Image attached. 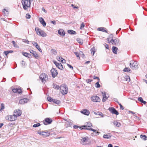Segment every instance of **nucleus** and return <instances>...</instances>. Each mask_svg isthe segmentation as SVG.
<instances>
[{
	"mask_svg": "<svg viewBox=\"0 0 147 147\" xmlns=\"http://www.w3.org/2000/svg\"><path fill=\"white\" fill-rule=\"evenodd\" d=\"M80 127L79 126L76 125H74L73 126L74 128V129H77L78 128H80Z\"/></svg>",
	"mask_w": 147,
	"mask_h": 147,
	"instance_id": "nucleus-54",
	"label": "nucleus"
},
{
	"mask_svg": "<svg viewBox=\"0 0 147 147\" xmlns=\"http://www.w3.org/2000/svg\"><path fill=\"white\" fill-rule=\"evenodd\" d=\"M80 128L81 129H86L88 130V129H88V127H87L86 125H84L82 126H80Z\"/></svg>",
	"mask_w": 147,
	"mask_h": 147,
	"instance_id": "nucleus-30",
	"label": "nucleus"
},
{
	"mask_svg": "<svg viewBox=\"0 0 147 147\" xmlns=\"http://www.w3.org/2000/svg\"><path fill=\"white\" fill-rule=\"evenodd\" d=\"M51 52L54 55H56L57 53L56 50L55 49H52L51 50Z\"/></svg>",
	"mask_w": 147,
	"mask_h": 147,
	"instance_id": "nucleus-34",
	"label": "nucleus"
},
{
	"mask_svg": "<svg viewBox=\"0 0 147 147\" xmlns=\"http://www.w3.org/2000/svg\"><path fill=\"white\" fill-rule=\"evenodd\" d=\"M103 137L105 139H109L111 138V136L109 134H104L103 136Z\"/></svg>",
	"mask_w": 147,
	"mask_h": 147,
	"instance_id": "nucleus-25",
	"label": "nucleus"
},
{
	"mask_svg": "<svg viewBox=\"0 0 147 147\" xmlns=\"http://www.w3.org/2000/svg\"><path fill=\"white\" fill-rule=\"evenodd\" d=\"M84 26H85L83 22L81 24L80 29H82L84 27Z\"/></svg>",
	"mask_w": 147,
	"mask_h": 147,
	"instance_id": "nucleus-43",
	"label": "nucleus"
},
{
	"mask_svg": "<svg viewBox=\"0 0 147 147\" xmlns=\"http://www.w3.org/2000/svg\"><path fill=\"white\" fill-rule=\"evenodd\" d=\"M108 147H113V145L111 144H109L108 145Z\"/></svg>",
	"mask_w": 147,
	"mask_h": 147,
	"instance_id": "nucleus-64",
	"label": "nucleus"
},
{
	"mask_svg": "<svg viewBox=\"0 0 147 147\" xmlns=\"http://www.w3.org/2000/svg\"><path fill=\"white\" fill-rule=\"evenodd\" d=\"M35 47L40 52H42V50L40 48V47Z\"/></svg>",
	"mask_w": 147,
	"mask_h": 147,
	"instance_id": "nucleus-55",
	"label": "nucleus"
},
{
	"mask_svg": "<svg viewBox=\"0 0 147 147\" xmlns=\"http://www.w3.org/2000/svg\"><path fill=\"white\" fill-rule=\"evenodd\" d=\"M3 12L5 15H7L8 14V11L5 9H4L3 11Z\"/></svg>",
	"mask_w": 147,
	"mask_h": 147,
	"instance_id": "nucleus-38",
	"label": "nucleus"
},
{
	"mask_svg": "<svg viewBox=\"0 0 147 147\" xmlns=\"http://www.w3.org/2000/svg\"><path fill=\"white\" fill-rule=\"evenodd\" d=\"M109 111L112 114H115L117 115L119 114L118 112L113 107H110L109 108Z\"/></svg>",
	"mask_w": 147,
	"mask_h": 147,
	"instance_id": "nucleus-10",
	"label": "nucleus"
},
{
	"mask_svg": "<svg viewBox=\"0 0 147 147\" xmlns=\"http://www.w3.org/2000/svg\"><path fill=\"white\" fill-rule=\"evenodd\" d=\"M118 104L120 105V108L122 110H123L124 108L122 105L119 103H118Z\"/></svg>",
	"mask_w": 147,
	"mask_h": 147,
	"instance_id": "nucleus-53",
	"label": "nucleus"
},
{
	"mask_svg": "<svg viewBox=\"0 0 147 147\" xmlns=\"http://www.w3.org/2000/svg\"><path fill=\"white\" fill-rule=\"evenodd\" d=\"M76 40L80 44V45H82L83 43V40L81 39L78 38Z\"/></svg>",
	"mask_w": 147,
	"mask_h": 147,
	"instance_id": "nucleus-27",
	"label": "nucleus"
},
{
	"mask_svg": "<svg viewBox=\"0 0 147 147\" xmlns=\"http://www.w3.org/2000/svg\"><path fill=\"white\" fill-rule=\"evenodd\" d=\"M86 125L87 126V127H88V128L90 129H88V130L92 131L94 132H96V130L93 129L91 127L92 126V124L90 122H87L86 123Z\"/></svg>",
	"mask_w": 147,
	"mask_h": 147,
	"instance_id": "nucleus-11",
	"label": "nucleus"
},
{
	"mask_svg": "<svg viewBox=\"0 0 147 147\" xmlns=\"http://www.w3.org/2000/svg\"><path fill=\"white\" fill-rule=\"evenodd\" d=\"M88 137H85L84 138H82V139H81V140L82 142H86L87 141V138Z\"/></svg>",
	"mask_w": 147,
	"mask_h": 147,
	"instance_id": "nucleus-35",
	"label": "nucleus"
},
{
	"mask_svg": "<svg viewBox=\"0 0 147 147\" xmlns=\"http://www.w3.org/2000/svg\"><path fill=\"white\" fill-rule=\"evenodd\" d=\"M75 55H76L77 57L79 58V59H80V57L79 56V54L78 52H74Z\"/></svg>",
	"mask_w": 147,
	"mask_h": 147,
	"instance_id": "nucleus-41",
	"label": "nucleus"
},
{
	"mask_svg": "<svg viewBox=\"0 0 147 147\" xmlns=\"http://www.w3.org/2000/svg\"><path fill=\"white\" fill-rule=\"evenodd\" d=\"M61 62L62 63H66V61L65 60L63 59H63L61 60Z\"/></svg>",
	"mask_w": 147,
	"mask_h": 147,
	"instance_id": "nucleus-59",
	"label": "nucleus"
},
{
	"mask_svg": "<svg viewBox=\"0 0 147 147\" xmlns=\"http://www.w3.org/2000/svg\"><path fill=\"white\" fill-rule=\"evenodd\" d=\"M13 51L11 50H10L8 51H5L4 52V53L7 56V55L9 53H13Z\"/></svg>",
	"mask_w": 147,
	"mask_h": 147,
	"instance_id": "nucleus-31",
	"label": "nucleus"
},
{
	"mask_svg": "<svg viewBox=\"0 0 147 147\" xmlns=\"http://www.w3.org/2000/svg\"><path fill=\"white\" fill-rule=\"evenodd\" d=\"M32 43L34 46H38V44L36 42H33Z\"/></svg>",
	"mask_w": 147,
	"mask_h": 147,
	"instance_id": "nucleus-56",
	"label": "nucleus"
},
{
	"mask_svg": "<svg viewBox=\"0 0 147 147\" xmlns=\"http://www.w3.org/2000/svg\"><path fill=\"white\" fill-rule=\"evenodd\" d=\"M114 100L116 102H117L118 103L119 102L118 101V99L116 98H114Z\"/></svg>",
	"mask_w": 147,
	"mask_h": 147,
	"instance_id": "nucleus-63",
	"label": "nucleus"
},
{
	"mask_svg": "<svg viewBox=\"0 0 147 147\" xmlns=\"http://www.w3.org/2000/svg\"><path fill=\"white\" fill-rule=\"evenodd\" d=\"M79 56L81 57H84V54L81 51H80L79 53Z\"/></svg>",
	"mask_w": 147,
	"mask_h": 147,
	"instance_id": "nucleus-40",
	"label": "nucleus"
},
{
	"mask_svg": "<svg viewBox=\"0 0 147 147\" xmlns=\"http://www.w3.org/2000/svg\"><path fill=\"white\" fill-rule=\"evenodd\" d=\"M81 113L86 115H88L90 114L89 111L87 109H84L80 111Z\"/></svg>",
	"mask_w": 147,
	"mask_h": 147,
	"instance_id": "nucleus-18",
	"label": "nucleus"
},
{
	"mask_svg": "<svg viewBox=\"0 0 147 147\" xmlns=\"http://www.w3.org/2000/svg\"><path fill=\"white\" fill-rule=\"evenodd\" d=\"M86 81L87 83H89L92 81V80L90 79H88L86 80Z\"/></svg>",
	"mask_w": 147,
	"mask_h": 147,
	"instance_id": "nucleus-50",
	"label": "nucleus"
},
{
	"mask_svg": "<svg viewBox=\"0 0 147 147\" xmlns=\"http://www.w3.org/2000/svg\"><path fill=\"white\" fill-rule=\"evenodd\" d=\"M53 63L56 65L57 67L59 69L62 70L63 69V66L61 63H59L55 61H53Z\"/></svg>",
	"mask_w": 147,
	"mask_h": 147,
	"instance_id": "nucleus-15",
	"label": "nucleus"
},
{
	"mask_svg": "<svg viewBox=\"0 0 147 147\" xmlns=\"http://www.w3.org/2000/svg\"><path fill=\"white\" fill-rule=\"evenodd\" d=\"M38 134L42 136L43 137L48 136L50 135V132L49 131H38L37 132Z\"/></svg>",
	"mask_w": 147,
	"mask_h": 147,
	"instance_id": "nucleus-8",
	"label": "nucleus"
},
{
	"mask_svg": "<svg viewBox=\"0 0 147 147\" xmlns=\"http://www.w3.org/2000/svg\"><path fill=\"white\" fill-rule=\"evenodd\" d=\"M138 101H139L141 102H142V101H143V100L142 98V97H139L138 98Z\"/></svg>",
	"mask_w": 147,
	"mask_h": 147,
	"instance_id": "nucleus-48",
	"label": "nucleus"
},
{
	"mask_svg": "<svg viewBox=\"0 0 147 147\" xmlns=\"http://www.w3.org/2000/svg\"><path fill=\"white\" fill-rule=\"evenodd\" d=\"M29 101V100L27 98H23L20 100L19 103L20 104H24Z\"/></svg>",
	"mask_w": 147,
	"mask_h": 147,
	"instance_id": "nucleus-16",
	"label": "nucleus"
},
{
	"mask_svg": "<svg viewBox=\"0 0 147 147\" xmlns=\"http://www.w3.org/2000/svg\"><path fill=\"white\" fill-rule=\"evenodd\" d=\"M93 79H98V82H99L100 81V79H99V78L98 77H96L95 76H94Z\"/></svg>",
	"mask_w": 147,
	"mask_h": 147,
	"instance_id": "nucleus-57",
	"label": "nucleus"
},
{
	"mask_svg": "<svg viewBox=\"0 0 147 147\" xmlns=\"http://www.w3.org/2000/svg\"><path fill=\"white\" fill-rule=\"evenodd\" d=\"M35 30L37 34L43 37L47 36V34L42 30L39 29L38 27H36Z\"/></svg>",
	"mask_w": 147,
	"mask_h": 147,
	"instance_id": "nucleus-4",
	"label": "nucleus"
},
{
	"mask_svg": "<svg viewBox=\"0 0 147 147\" xmlns=\"http://www.w3.org/2000/svg\"><path fill=\"white\" fill-rule=\"evenodd\" d=\"M26 17L27 19H30L31 17V16L29 14L27 13L26 15Z\"/></svg>",
	"mask_w": 147,
	"mask_h": 147,
	"instance_id": "nucleus-46",
	"label": "nucleus"
},
{
	"mask_svg": "<svg viewBox=\"0 0 147 147\" xmlns=\"http://www.w3.org/2000/svg\"><path fill=\"white\" fill-rule=\"evenodd\" d=\"M39 78L43 82H45L48 79V76L45 74H42L40 75Z\"/></svg>",
	"mask_w": 147,
	"mask_h": 147,
	"instance_id": "nucleus-7",
	"label": "nucleus"
},
{
	"mask_svg": "<svg viewBox=\"0 0 147 147\" xmlns=\"http://www.w3.org/2000/svg\"><path fill=\"white\" fill-rule=\"evenodd\" d=\"M52 122V120L51 118H46L45 121H43V123L45 125H47L48 124H49L51 123Z\"/></svg>",
	"mask_w": 147,
	"mask_h": 147,
	"instance_id": "nucleus-12",
	"label": "nucleus"
},
{
	"mask_svg": "<svg viewBox=\"0 0 147 147\" xmlns=\"http://www.w3.org/2000/svg\"><path fill=\"white\" fill-rule=\"evenodd\" d=\"M101 93H102V95L103 96V97L106 96V95L105 93V92H102Z\"/></svg>",
	"mask_w": 147,
	"mask_h": 147,
	"instance_id": "nucleus-58",
	"label": "nucleus"
},
{
	"mask_svg": "<svg viewBox=\"0 0 147 147\" xmlns=\"http://www.w3.org/2000/svg\"><path fill=\"white\" fill-rule=\"evenodd\" d=\"M40 125V123H37L34 125L33 126L34 127H36L39 126Z\"/></svg>",
	"mask_w": 147,
	"mask_h": 147,
	"instance_id": "nucleus-42",
	"label": "nucleus"
},
{
	"mask_svg": "<svg viewBox=\"0 0 147 147\" xmlns=\"http://www.w3.org/2000/svg\"><path fill=\"white\" fill-rule=\"evenodd\" d=\"M107 99H108V97H107V96H104V97H103V98H102V102H105V101L106 100H107Z\"/></svg>",
	"mask_w": 147,
	"mask_h": 147,
	"instance_id": "nucleus-44",
	"label": "nucleus"
},
{
	"mask_svg": "<svg viewBox=\"0 0 147 147\" xmlns=\"http://www.w3.org/2000/svg\"><path fill=\"white\" fill-rule=\"evenodd\" d=\"M113 52L115 54H117L118 49L116 47H113L112 48Z\"/></svg>",
	"mask_w": 147,
	"mask_h": 147,
	"instance_id": "nucleus-23",
	"label": "nucleus"
},
{
	"mask_svg": "<svg viewBox=\"0 0 147 147\" xmlns=\"http://www.w3.org/2000/svg\"><path fill=\"white\" fill-rule=\"evenodd\" d=\"M51 23L52 24H54V25H55L56 24V22L55 21V20H54V21H51Z\"/></svg>",
	"mask_w": 147,
	"mask_h": 147,
	"instance_id": "nucleus-60",
	"label": "nucleus"
},
{
	"mask_svg": "<svg viewBox=\"0 0 147 147\" xmlns=\"http://www.w3.org/2000/svg\"><path fill=\"white\" fill-rule=\"evenodd\" d=\"M99 82L98 81V82H97L95 84V86L96 88H99L100 86V85L99 83Z\"/></svg>",
	"mask_w": 147,
	"mask_h": 147,
	"instance_id": "nucleus-36",
	"label": "nucleus"
},
{
	"mask_svg": "<svg viewBox=\"0 0 147 147\" xmlns=\"http://www.w3.org/2000/svg\"><path fill=\"white\" fill-rule=\"evenodd\" d=\"M98 114L99 115H101L102 117L104 116L103 114L100 112H98Z\"/></svg>",
	"mask_w": 147,
	"mask_h": 147,
	"instance_id": "nucleus-47",
	"label": "nucleus"
},
{
	"mask_svg": "<svg viewBox=\"0 0 147 147\" xmlns=\"http://www.w3.org/2000/svg\"><path fill=\"white\" fill-rule=\"evenodd\" d=\"M42 11H44V12H45V13H47V11L45 9H44V7H42Z\"/></svg>",
	"mask_w": 147,
	"mask_h": 147,
	"instance_id": "nucleus-61",
	"label": "nucleus"
},
{
	"mask_svg": "<svg viewBox=\"0 0 147 147\" xmlns=\"http://www.w3.org/2000/svg\"><path fill=\"white\" fill-rule=\"evenodd\" d=\"M4 108V107L3 105L2 104L1 105V109H3Z\"/></svg>",
	"mask_w": 147,
	"mask_h": 147,
	"instance_id": "nucleus-62",
	"label": "nucleus"
},
{
	"mask_svg": "<svg viewBox=\"0 0 147 147\" xmlns=\"http://www.w3.org/2000/svg\"><path fill=\"white\" fill-rule=\"evenodd\" d=\"M91 100L93 102H100V101L99 97L97 96H92L91 98Z\"/></svg>",
	"mask_w": 147,
	"mask_h": 147,
	"instance_id": "nucleus-9",
	"label": "nucleus"
},
{
	"mask_svg": "<svg viewBox=\"0 0 147 147\" xmlns=\"http://www.w3.org/2000/svg\"><path fill=\"white\" fill-rule=\"evenodd\" d=\"M30 53L36 59H38L39 56L36 53V52L35 51H34L32 50H30Z\"/></svg>",
	"mask_w": 147,
	"mask_h": 147,
	"instance_id": "nucleus-13",
	"label": "nucleus"
},
{
	"mask_svg": "<svg viewBox=\"0 0 147 147\" xmlns=\"http://www.w3.org/2000/svg\"><path fill=\"white\" fill-rule=\"evenodd\" d=\"M97 30L98 31H101L107 33V31L106 30V29L103 27H100L98 28L97 29Z\"/></svg>",
	"mask_w": 147,
	"mask_h": 147,
	"instance_id": "nucleus-22",
	"label": "nucleus"
},
{
	"mask_svg": "<svg viewBox=\"0 0 147 147\" xmlns=\"http://www.w3.org/2000/svg\"><path fill=\"white\" fill-rule=\"evenodd\" d=\"M123 71H125V72H129L130 71V69L129 68L126 67L124 68V69L123 70Z\"/></svg>",
	"mask_w": 147,
	"mask_h": 147,
	"instance_id": "nucleus-39",
	"label": "nucleus"
},
{
	"mask_svg": "<svg viewBox=\"0 0 147 147\" xmlns=\"http://www.w3.org/2000/svg\"><path fill=\"white\" fill-rule=\"evenodd\" d=\"M67 32L69 34H76V31L71 30H68L67 31Z\"/></svg>",
	"mask_w": 147,
	"mask_h": 147,
	"instance_id": "nucleus-26",
	"label": "nucleus"
},
{
	"mask_svg": "<svg viewBox=\"0 0 147 147\" xmlns=\"http://www.w3.org/2000/svg\"><path fill=\"white\" fill-rule=\"evenodd\" d=\"M130 67L133 69L136 70L138 68V63L137 62L131 61L129 64Z\"/></svg>",
	"mask_w": 147,
	"mask_h": 147,
	"instance_id": "nucleus-5",
	"label": "nucleus"
},
{
	"mask_svg": "<svg viewBox=\"0 0 147 147\" xmlns=\"http://www.w3.org/2000/svg\"><path fill=\"white\" fill-rule=\"evenodd\" d=\"M63 58L61 57H57V59L59 61H61V60L63 59Z\"/></svg>",
	"mask_w": 147,
	"mask_h": 147,
	"instance_id": "nucleus-45",
	"label": "nucleus"
},
{
	"mask_svg": "<svg viewBox=\"0 0 147 147\" xmlns=\"http://www.w3.org/2000/svg\"><path fill=\"white\" fill-rule=\"evenodd\" d=\"M68 90L67 87L65 84H63L60 87V92L63 95L66 94L67 93Z\"/></svg>",
	"mask_w": 147,
	"mask_h": 147,
	"instance_id": "nucleus-3",
	"label": "nucleus"
},
{
	"mask_svg": "<svg viewBox=\"0 0 147 147\" xmlns=\"http://www.w3.org/2000/svg\"><path fill=\"white\" fill-rule=\"evenodd\" d=\"M58 33L61 36H64L65 33L64 30L63 29H60L58 31Z\"/></svg>",
	"mask_w": 147,
	"mask_h": 147,
	"instance_id": "nucleus-20",
	"label": "nucleus"
},
{
	"mask_svg": "<svg viewBox=\"0 0 147 147\" xmlns=\"http://www.w3.org/2000/svg\"><path fill=\"white\" fill-rule=\"evenodd\" d=\"M39 20L40 23L43 25L44 27L46 26V23L42 18H40Z\"/></svg>",
	"mask_w": 147,
	"mask_h": 147,
	"instance_id": "nucleus-19",
	"label": "nucleus"
},
{
	"mask_svg": "<svg viewBox=\"0 0 147 147\" xmlns=\"http://www.w3.org/2000/svg\"><path fill=\"white\" fill-rule=\"evenodd\" d=\"M96 49H95V48L94 47H93L91 49L90 51L91 54L92 55V56H93L95 53L96 52Z\"/></svg>",
	"mask_w": 147,
	"mask_h": 147,
	"instance_id": "nucleus-24",
	"label": "nucleus"
},
{
	"mask_svg": "<svg viewBox=\"0 0 147 147\" xmlns=\"http://www.w3.org/2000/svg\"><path fill=\"white\" fill-rule=\"evenodd\" d=\"M53 88L55 89H59V88L60 89V87H59L58 85L55 84H53Z\"/></svg>",
	"mask_w": 147,
	"mask_h": 147,
	"instance_id": "nucleus-33",
	"label": "nucleus"
},
{
	"mask_svg": "<svg viewBox=\"0 0 147 147\" xmlns=\"http://www.w3.org/2000/svg\"><path fill=\"white\" fill-rule=\"evenodd\" d=\"M22 41L23 42H26L27 43H29V41H28L27 40H26V39H23Z\"/></svg>",
	"mask_w": 147,
	"mask_h": 147,
	"instance_id": "nucleus-52",
	"label": "nucleus"
},
{
	"mask_svg": "<svg viewBox=\"0 0 147 147\" xmlns=\"http://www.w3.org/2000/svg\"><path fill=\"white\" fill-rule=\"evenodd\" d=\"M53 102L57 105H59L60 103V101L58 100L54 99Z\"/></svg>",
	"mask_w": 147,
	"mask_h": 147,
	"instance_id": "nucleus-28",
	"label": "nucleus"
},
{
	"mask_svg": "<svg viewBox=\"0 0 147 147\" xmlns=\"http://www.w3.org/2000/svg\"><path fill=\"white\" fill-rule=\"evenodd\" d=\"M21 2L23 8L25 10H26L30 6L31 2L30 0H22Z\"/></svg>",
	"mask_w": 147,
	"mask_h": 147,
	"instance_id": "nucleus-2",
	"label": "nucleus"
},
{
	"mask_svg": "<svg viewBox=\"0 0 147 147\" xmlns=\"http://www.w3.org/2000/svg\"><path fill=\"white\" fill-rule=\"evenodd\" d=\"M113 123L114 125L117 127H119L121 125V123L117 121H114Z\"/></svg>",
	"mask_w": 147,
	"mask_h": 147,
	"instance_id": "nucleus-21",
	"label": "nucleus"
},
{
	"mask_svg": "<svg viewBox=\"0 0 147 147\" xmlns=\"http://www.w3.org/2000/svg\"><path fill=\"white\" fill-rule=\"evenodd\" d=\"M21 113L22 112L20 110H15L14 112L13 115L7 116L5 117V119L7 120L11 121H15L17 117L21 115Z\"/></svg>",
	"mask_w": 147,
	"mask_h": 147,
	"instance_id": "nucleus-1",
	"label": "nucleus"
},
{
	"mask_svg": "<svg viewBox=\"0 0 147 147\" xmlns=\"http://www.w3.org/2000/svg\"><path fill=\"white\" fill-rule=\"evenodd\" d=\"M22 54L25 57H30L31 56L29 54L26 52L22 53Z\"/></svg>",
	"mask_w": 147,
	"mask_h": 147,
	"instance_id": "nucleus-32",
	"label": "nucleus"
},
{
	"mask_svg": "<svg viewBox=\"0 0 147 147\" xmlns=\"http://www.w3.org/2000/svg\"><path fill=\"white\" fill-rule=\"evenodd\" d=\"M126 81L129 82L130 81V78L129 76H127L126 78Z\"/></svg>",
	"mask_w": 147,
	"mask_h": 147,
	"instance_id": "nucleus-51",
	"label": "nucleus"
},
{
	"mask_svg": "<svg viewBox=\"0 0 147 147\" xmlns=\"http://www.w3.org/2000/svg\"><path fill=\"white\" fill-rule=\"evenodd\" d=\"M108 40L109 43H111L113 45H120V42L118 38H116L114 39H112L110 40L108 39Z\"/></svg>",
	"mask_w": 147,
	"mask_h": 147,
	"instance_id": "nucleus-6",
	"label": "nucleus"
},
{
	"mask_svg": "<svg viewBox=\"0 0 147 147\" xmlns=\"http://www.w3.org/2000/svg\"><path fill=\"white\" fill-rule=\"evenodd\" d=\"M51 72L53 77L54 78L57 76L58 74V73L57 70H55L54 68H53L51 70Z\"/></svg>",
	"mask_w": 147,
	"mask_h": 147,
	"instance_id": "nucleus-14",
	"label": "nucleus"
},
{
	"mask_svg": "<svg viewBox=\"0 0 147 147\" xmlns=\"http://www.w3.org/2000/svg\"><path fill=\"white\" fill-rule=\"evenodd\" d=\"M47 99L49 101L53 102L54 99L52 98L51 97L49 96L47 97Z\"/></svg>",
	"mask_w": 147,
	"mask_h": 147,
	"instance_id": "nucleus-37",
	"label": "nucleus"
},
{
	"mask_svg": "<svg viewBox=\"0 0 147 147\" xmlns=\"http://www.w3.org/2000/svg\"><path fill=\"white\" fill-rule=\"evenodd\" d=\"M12 91L14 93L17 92L19 94L22 93V91L20 88H14L12 89Z\"/></svg>",
	"mask_w": 147,
	"mask_h": 147,
	"instance_id": "nucleus-17",
	"label": "nucleus"
},
{
	"mask_svg": "<svg viewBox=\"0 0 147 147\" xmlns=\"http://www.w3.org/2000/svg\"><path fill=\"white\" fill-rule=\"evenodd\" d=\"M67 66L71 69L72 70L73 69V66H72L71 65L68 64H67Z\"/></svg>",
	"mask_w": 147,
	"mask_h": 147,
	"instance_id": "nucleus-49",
	"label": "nucleus"
},
{
	"mask_svg": "<svg viewBox=\"0 0 147 147\" xmlns=\"http://www.w3.org/2000/svg\"><path fill=\"white\" fill-rule=\"evenodd\" d=\"M140 138L144 140H147V137L145 135H140Z\"/></svg>",
	"mask_w": 147,
	"mask_h": 147,
	"instance_id": "nucleus-29",
	"label": "nucleus"
}]
</instances>
